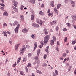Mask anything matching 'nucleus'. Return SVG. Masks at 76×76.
<instances>
[{"label":"nucleus","mask_w":76,"mask_h":76,"mask_svg":"<svg viewBox=\"0 0 76 76\" xmlns=\"http://www.w3.org/2000/svg\"><path fill=\"white\" fill-rule=\"evenodd\" d=\"M39 13L40 15H41L42 16L44 15V13L42 12V11H41L39 12Z\"/></svg>","instance_id":"10"},{"label":"nucleus","mask_w":76,"mask_h":76,"mask_svg":"<svg viewBox=\"0 0 76 76\" xmlns=\"http://www.w3.org/2000/svg\"><path fill=\"white\" fill-rule=\"evenodd\" d=\"M25 68L26 69V72L27 73V72H28V68H27V67H26V66L25 67Z\"/></svg>","instance_id":"28"},{"label":"nucleus","mask_w":76,"mask_h":76,"mask_svg":"<svg viewBox=\"0 0 76 76\" xmlns=\"http://www.w3.org/2000/svg\"><path fill=\"white\" fill-rule=\"evenodd\" d=\"M3 15H5V16H7L8 15V14H7V12H5L4 13Z\"/></svg>","instance_id":"16"},{"label":"nucleus","mask_w":76,"mask_h":76,"mask_svg":"<svg viewBox=\"0 0 76 76\" xmlns=\"http://www.w3.org/2000/svg\"><path fill=\"white\" fill-rule=\"evenodd\" d=\"M56 50H57V51H59V50L58 49V47H57L56 48Z\"/></svg>","instance_id":"49"},{"label":"nucleus","mask_w":76,"mask_h":76,"mask_svg":"<svg viewBox=\"0 0 76 76\" xmlns=\"http://www.w3.org/2000/svg\"><path fill=\"white\" fill-rule=\"evenodd\" d=\"M61 6V5L60 4H59L57 5V9H58L60 7V6Z\"/></svg>","instance_id":"14"},{"label":"nucleus","mask_w":76,"mask_h":76,"mask_svg":"<svg viewBox=\"0 0 76 76\" xmlns=\"http://www.w3.org/2000/svg\"><path fill=\"white\" fill-rule=\"evenodd\" d=\"M41 71H39V70H37V73H41Z\"/></svg>","instance_id":"37"},{"label":"nucleus","mask_w":76,"mask_h":76,"mask_svg":"<svg viewBox=\"0 0 76 76\" xmlns=\"http://www.w3.org/2000/svg\"><path fill=\"white\" fill-rule=\"evenodd\" d=\"M76 39L74 41H73L72 42V44H75L76 43Z\"/></svg>","instance_id":"25"},{"label":"nucleus","mask_w":76,"mask_h":76,"mask_svg":"<svg viewBox=\"0 0 76 76\" xmlns=\"http://www.w3.org/2000/svg\"><path fill=\"white\" fill-rule=\"evenodd\" d=\"M37 63L38 64H39L40 63V61L39 60H38L37 61Z\"/></svg>","instance_id":"58"},{"label":"nucleus","mask_w":76,"mask_h":76,"mask_svg":"<svg viewBox=\"0 0 76 76\" xmlns=\"http://www.w3.org/2000/svg\"><path fill=\"white\" fill-rule=\"evenodd\" d=\"M43 31H44V32H46V31H47V29L46 28H45Z\"/></svg>","instance_id":"62"},{"label":"nucleus","mask_w":76,"mask_h":76,"mask_svg":"<svg viewBox=\"0 0 76 76\" xmlns=\"http://www.w3.org/2000/svg\"><path fill=\"white\" fill-rule=\"evenodd\" d=\"M31 3H32V4H35V0H31Z\"/></svg>","instance_id":"17"},{"label":"nucleus","mask_w":76,"mask_h":76,"mask_svg":"<svg viewBox=\"0 0 76 76\" xmlns=\"http://www.w3.org/2000/svg\"><path fill=\"white\" fill-rule=\"evenodd\" d=\"M10 74L8 72L7 74L8 76H10Z\"/></svg>","instance_id":"63"},{"label":"nucleus","mask_w":76,"mask_h":76,"mask_svg":"<svg viewBox=\"0 0 76 76\" xmlns=\"http://www.w3.org/2000/svg\"><path fill=\"white\" fill-rule=\"evenodd\" d=\"M13 67H15V66H16V62H15V64H13Z\"/></svg>","instance_id":"33"},{"label":"nucleus","mask_w":76,"mask_h":76,"mask_svg":"<svg viewBox=\"0 0 76 76\" xmlns=\"http://www.w3.org/2000/svg\"><path fill=\"white\" fill-rule=\"evenodd\" d=\"M31 63H29L28 64V67H31Z\"/></svg>","instance_id":"26"},{"label":"nucleus","mask_w":76,"mask_h":76,"mask_svg":"<svg viewBox=\"0 0 76 76\" xmlns=\"http://www.w3.org/2000/svg\"><path fill=\"white\" fill-rule=\"evenodd\" d=\"M34 17L33 16V15H32L31 20H34Z\"/></svg>","instance_id":"22"},{"label":"nucleus","mask_w":76,"mask_h":76,"mask_svg":"<svg viewBox=\"0 0 76 76\" xmlns=\"http://www.w3.org/2000/svg\"><path fill=\"white\" fill-rule=\"evenodd\" d=\"M55 72L56 75H58V72L57 71V70H55Z\"/></svg>","instance_id":"19"},{"label":"nucleus","mask_w":76,"mask_h":76,"mask_svg":"<svg viewBox=\"0 0 76 76\" xmlns=\"http://www.w3.org/2000/svg\"><path fill=\"white\" fill-rule=\"evenodd\" d=\"M48 16H51V15H52V13H50L48 14Z\"/></svg>","instance_id":"54"},{"label":"nucleus","mask_w":76,"mask_h":76,"mask_svg":"<svg viewBox=\"0 0 76 76\" xmlns=\"http://www.w3.org/2000/svg\"><path fill=\"white\" fill-rule=\"evenodd\" d=\"M55 12L56 14V15H58V11H56Z\"/></svg>","instance_id":"45"},{"label":"nucleus","mask_w":76,"mask_h":76,"mask_svg":"<svg viewBox=\"0 0 76 76\" xmlns=\"http://www.w3.org/2000/svg\"><path fill=\"white\" fill-rule=\"evenodd\" d=\"M24 53V52H21V53H20V55H22Z\"/></svg>","instance_id":"50"},{"label":"nucleus","mask_w":76,"mask_h":76,"mask_svg":"<svg viewBox=\"0 0 76 76\" xmlns=\"http://www.w3.org/2000/svg\"><path fill=\"white\" fill-rule=\"evenodd\" d=\"M41 44V45L39 46V48H42L43 46V45H44V43H42Z\"/></svg>","instance_id":"20"},{"label":"nucleus","mask_w":76,"mask_h":76,"mask_svg":"<svg viewBox=\"0 0 76 76\" xmlns=\"http://www.w3.org/2000/svg\"><path fill=\"white\" fill-rule=\"evenodd\" d=\"M38 59V57H35V60H37Z\"/></svg>","instance_id":"57"},{"label":"nucleus","mask_w":76,"mask_h":76,"mask_svg":"<svg viewBox=\"0 0 76 76\" xmlns=\"http://www.w3.org/2000/svg\"><path fill=\"white\" fill-rule=\"evenodd\" d=\"M19 26H20V25L19 24H18L17 25V26L16 28L15 29V33H18V30H19Z\"/></svg>","instance_id":"2"},{"label":"nucleus","mask_w":76,"mask_h":76,"mask_svg":"<svg viewBox=\"0 0 76 76\" xmlns=\"http://www.w3.org/2000/svg\"><path fill=\"white\" fill-rule=\"evenodd\" d=\"M19 44H17L15 45V49L16 50H18V47H19Z\"/></svg>","instance_id":"6"},{"label":"nucleus","mask_w":76,"mask_h":76,"mask_svg":"<svg viewBox=\"0 0 76 76\" xmlns=\"http://www.w3.org/2000/svg\"><path fill=\"white\" fill-rule=\"evenodd\" d=\"M54 1H52L51 2V5L52 7H54Z\"/></svg>","instance_id":"13"},{"label":"nucleus","mask_w":76,"mask_h":76,"mask_svg":"<svg viewBox=\"0 0 76 76\" xmlns=\"http://www.w3.org/2000/svg\"><path fill=\"white\" fill-rule=\"evenodd\" d=\"M20 74H21V75H23V72L22 71H20Z\"/></svg>","instance_id":"41"},{"label":"nucleus","mask_w":76,"mask_h":76,"mask_svg":"<svg viewBox=\"0 0 76 76\" xmlns=\"http://www.w3.org/2000/svg\"><path fill=\"white\" fill-rule=\"evenodd\" d=\"M32 26H34V27H35L36 24H35V23H34L32 24Z\"/></svg>","instance_id":"42"},{"label":"nucleus","mask_w":76,"mask_h":76,"mask_svg":"<svg viewBox=\"0 0 76 76\" xmlns=\"http://www.w3.org/2000/svg\"><path fill=\"white\" fill-rule=\"evenodd\" d=\"M48 32L47 31H45V35H47V34H48Z\"/></svg>","instance_id":"60"},{"label":"nucleus","mask_w":76,"mask_h":76,"mask_svg":"<svg viewBox=\"0 0 76 76\" xmlns=\"http://www.w3.org/2000/svg\"><path fill=\"white\" fill-rule=\"evenodd\" d=\"M67 37H66L64 40V42H66L67 41Z\"/></svg>","instance_id":"29"},{"label":"nucleus","mask_w":76,"mask_h":76,"mask_svg":"<svg viewBox=\"0 0 76 76\" xmlns=\"http://www.w3.org/2000/svg\"><path fill=\"white\" fill-rule=\"evenodd\" d=\"M71 3L72 4V7H74L75 6V1H71Z\"/></svg>","instance_id":"5"},{"label":"nucleus","mask_w":76,"mask_h":76,"mask_svg":"<svg viewBox=\"0 0 76 76\" xmlns=\"http://www.w3.org/2000/svg\"><path fill=\"white\" fill-rule=\"evenodd\" d=\"M40 24L41 25H42V21L41 20H40Z\"/></svg>","instance_id":"35"},{"label":"nucleus","mask_w":76,"mask_h":76,"mask_svg":"<svg viewBox=\"0 0 76 76\" xmlns=\"http://www.w3.org/2000/svg\"><path fill=\"white\" fill-rule=\"evenodd\" d=\"M70 66V64L68 63H66V66Z\"/></svg>","instance_id":"36"},{"label":"nucleus","mask_w":76,"mask_h":76,"mask_svg":"<svg viewBox=\"0 0 76 76\" xmlns=\"http://www.w3.org/2000/svg\"><path fill=\"white\" fill-rule=\"evenodd\" d=\"M63 57H66V54L65 53H64L63 54Z\"/></svg>","instance_id":"44"},{"label":"nucleus","mask_w":76,"mask_h":76,"mask_svg":"<svg viewBox=\"0 0 76 76\" xmlns=\"http://www.w3.org/2000/svg\"><path fill=\"white\" fill-rule=\"evenodd\" d=\"M22 31L23 32H25V33H26V32H28V29H26V28H25L23 29Z\"/></svg>","instance_id":"4"},{"label":"nucleus","mask_w":76,"mask_h":76,"mask_svg":"<svg viewBox=\"0 0 76 76\" xmlns=\"http://www.w3.org/2000/svg\"><path fill=\"white\" fill-rule=\"evenodd\" d=\"M59 44H60V43H59V42L58 41H57V45H59Z\"/></svg>","instance_id":"61"},{"label":"nucleus","mask_w":76,"mask_h":76,"mask_svg":"<svg viewBox=\"0 0 76 76\" xmlns=\"http://www.w3.org/2000/svg\"><path fill=\"white\" fill-rule=\"evenodd\" d=\"M53 39L54 41H56V38L55 36L53 37Z\"/></svg>","instance_id":"21"},{"label":"nucleus","mask_w":76,"mask_h":76,"mask_svg":"<svg viewBox=\"0 0 76 76\" xmlns=\"http://www.w3.org/2000/svg\"><path fill=\"white\" fill-rule=\"evenodd\" d=\"M47 57V56L46 55H44V58L45 59H46Z\"/></svg>","instance_id":"38"},{"label":"nucleus","mask_w":76,"mask_h":76,"mask_svg":"<svg viewBox=\"0 0 76 76\" xmlns=\"http://www.w3.org/2000/svg\"><path fill=\"white\" fill-rule=\"evenodd\" d=\"M35 28H39V26L38 24H36V26H35Z\"/></svg>","instance_id":"27"},{"label":"nucleus","mask_w":76,"mask_h":76,"mask_svg":"<svg viewBox=\"0 0 76 76\" xmlns=\"http://www.w3.org/2000/svg\"><path fill=\"white\" fill-rule=\"evenodd\" d=\"M26 60V58L25 57H24L23 58V61H25Z\"/></svg>","instance_id":"31"},{"label":"nucleus","mask_w":76,"mask_h":76,"mask_svg":"<svg viewBox=\"0 0 76 76\" xmlns=\"http://www.w3.org/2000/svg\"><path fill=\"white\" fill-rule=\"evenodd\" d=\"M44 4H42V6H41L42 8V7H44Z\"/></svg>","instance_id":"53"},{"label":"nucleus","mask_w":76,"mask_h":76,"mask_svg":"<svg viewBox=\"0 0 76 76\" xmlns=\"http://www.w3.org/2000/svg\"><path fill=\"white\" fill-rule=\"evenodd\" d=\"M14 23L15 25H17L18 24V22H17V21H15Z\"/></svg>","instance_id":"56"},{"label":"nucleus","mask_w":76,"mask_h":76,"mask_svg":"<svg viewBox=\"0 0 76 76\" xmlns=\"http://www.w3.org/2000/svg\"><path fill=\"white\" fill-rule=\"evenodd\" d=\"M4 27H5V26H7V24L6 23H4L3 24V25Z\"/></svg>","instance_id":"30"},{"label":"nucleus","mask_w":76,"mask_h":76,"mask_svg":"<svg viewBox=\"0 0 76 76\" xmlns=\"http://www.w3.org/2000/svg\"><path fill=\"white\" fill-rule=\"evenodd\" d=\"M56 23V21H54L50 23V24L51 25H54V24H55Z\"/></svg>","instance_id":"12"},{"label":"nucleus","mask_w":76,"mask_h":76,"mask_svg":"<svg viewBox=\"0 0 76 76\" xmlns=\"http://www.w3.org/2000/svg\"><path fill=\"white\" fill-rule=\"evenodd\" d=\"M40 51H41V50H40V49H39L37 50V55L38 56H39V54L40 53Z\"/></svg>","instance_id":"11"},{"label":"nucleus","mask_w":76,"mask_h":76,"mask_svg":"<svg viewBox=\"0 0 76 76\" xmlns=\"http://www.w3.org/2000/svg\"><path fill=\"white\" fill-rule=\"evenodd\" d=\"M25 7L24 6H23V5H22L21 6L20 9H21V10H23V7Z\"/></svg>","instance_id":"23"},{"label":"nucleus","mask_w":76,"mask_h":76,"mask_svg":"<svg viewBox=\"0 0 76 76\" xmlns=\"http://www.w3.org/2000/svg\"><path fill=\"white\" fill-rule=\"evenodd\" d=\"M21 18L22 20H23L24 19V18H23V15H21Z\"/></svg>","instance_id":"34"},{"label":"nucleus","mask_w":76,"mask_h":76,"mask_svg":"<svg viewBox=\"0 0 76 76\" xmlns=\"http://www.w3.org/2000/svg\"><path fill=\"white\" fill-rule=\"evenodd\" d=\"M26 48H29V46L27 45L26 46Z\"/></svg>","instance_id":"52"},{"label":"nucleus","mask_w":76,"mask_h":76,"mask_svg":"<svg viewBox=\"0 0 76 76\" xmlns=\"http://www.w3.org/2000/svg\"><path fill=\"white\" fill-rule=\"evenodd\" d=\"M1 6H3V7H4V4H0Z\"/></svg>","instance_id":"46"},{"label":"nucleus","mask_w":76,"mask_h":76,"mask_svg":"<svg viewBox=\"0 0 76 76\" xmlns=\"http://www.w3.org/2000/svg\"><path fill=\"white\" fill-rule=\"evenodd\" d=\"M66 25L68 26L69 27H70L71 26V24L70 23H66Z\"/></svg>","instance_id":"15"},{"label":"nucleus","mask_w":76,"mask_h":76,"mask_svg":"<svg viewBox=\"0 0 76 76\" xmlns=\"http://www.w3.org/2000/svg\"><path fill=\"white\" fill-rule=\"evenodd\" d=\"M12 8L13 9V10H14L15 12H18V9H17L16 8L13 6L12 7Z\"/></svg>","instance_id":"7"},{"label":"nucleus","mask_w":76,"mask_h":76,"mask_svg":"<svg viewBox=\"0 0 76 76\" xmlns=\"http://www.w3.org/2000/svg\"><path fill=\"white\" fill-rule=\"evenodd\" d=\"M2 34H6V31H3V32L2 33Z\"/></svg>","instance_id":"43"},{"label":"nucleus","mask_w":76,"mask_h":76,"mask_svg":"<svg viewBox=\"0 0 76 76\" xmlns=\"http://www.w3.org/2000/svg\"><path fill=\"white\" fill-rule=\"evenodd\" d=\"M74 73L75 75H76V69H75V71H74Z\"/></svg>","instance_id":"64"},{"label":"nucleus","mask_w":76,"mask_h":76,"mask_svg":"<svg viewBox=\"0 0 76 76\" xmlns=\"http://www.w3.org/2000/svg\"><path fill=\"white\" fill-rule=\"evenodd\" d=\"M43 66H44L45 67H47V64L44 63L43 64Z\"/></svg>","instance_id":"39"},{"label":"nucleus","mask_w":76,"mask_h":76,"mask_svg":"<svg viewBox=\"0 0 76 76\" xmlns=\"http://www.w3.org/2000/svg\"><path fill=\"white\" fill-rule=\"evenodd\" d=\"M54 11H57V8H55L54 9Z\"/></svg>","instance_id":"59"},{"label":"nucleus","mask_w":76,"mask_h":76,"mask_svg":"<svg viewBox=\"0 0 76 76\" xmlns=\"http://www.w3.org/2000/svg\"><path fill=\"white\" fill-rule=\"evenodd\" d=\"M56 31H58V26H57L56 27Z\"/></svg>","instance_id":"32"},{"label":"nucleus","mask_w":76,"mask_h":76,"mask_svg":"<svg viewBox=\"0 0 76 76\" xmlns=\"http://www.w3.org/2000/svg\"><path fill=\"white\" fill-rule=\"evenodd\" d=\"M50 36L49 35H47L44 37V43H47L48 40L50 39Z\"/></svg>","instance_id":"1"},{"label":"nucleus","mask_w":76,"mask_h":76,"mask_svg":"<svg viewBox=\"0 0 76 76\" xmlns=\"http://www.w3.org/2000/svg\"><path fill=\"white\" fill-rule=\"evenodd\" d=\"M23 48L22 49H20V51L22 52H23V51H25L26 50V48H25V46L24 45L23 46Z\"/></svg>","instance_id":"3"},{"label":"nucleus","mask_w":76,"mask_h":76,"mask_svg":"<svg viewBox=\"0 0 76 76\" xmlns=\"http://www.w3.org/2000/svg\"><path fill=\"white\" fill-rule=\"evenodd\" d=\"M63 30L64 31H67V29L66 28H64L63 29Z\"/></svg>","instance_id":"40"},{"label":"nucleus","mask_w":76,"mask_h":76,"mask_svg":"<svg viewBox=\"0 0 76 76\" xmlns=\"http://www.w3.org/2000/svg\"><path fill=\"white\" fill-rule=\"evenodd\" d=\"M31 56H32V53H29L28 54V57H31Z\"/></svg>","instance_id":"24"},{"label":"nucleus","mask_w":76,"mask_h":76,"mask_svg":"<svg viewBox=\"0 0 76 76\" xmlns=\"http://www.w3.org/2000/svg\"><path fill=\"white\" fill-rule=\"evenodd\" d=\"M54 43V41L53 40H51L50 43V44L51 45H53V44Z\"/></svg>","instance_id":"18"},{"label":"nucleus","mask_w":76,"mask_h":76,"mask_svg":"<svg viewBox=\"0 0 76 76\" xmlns=\"http://www.w3.org/2000/svg\"><path fill=\"white\" fill-rule=\"evenodd\" d=\"M49 48V46H47L45 49V51L47 53L48 52V49Z\"/></svg>","instance_id":"9"},{"label":"nucleus","mask_w":76,"mask_h":76,"mask_svg":"<svg viewBox=\"0 0 76 76\" xmlns=\"http://www.w3.org/2000/svg\"><path fill=\"white\" fill-rule=\"evenodd\" d=\"M72 69V66H70L68 69L69 72L70 71V69Z\"/></svg>","instance_id":"48"},{"label":"nucleus","mask_w":76,"mask_h":76,"mask_svg":"<svg viewBox=\"0 0 76 76\" xmlns=\"http://www.w3.org/2000/svg\"><path fill=\"white\" fill-rule=\"evenodd\" d=\"M34 45L35 46L34 47V48L33 51H34L35 50V49H36V48H37V44L36 42H35L34 43Z\"/></svg>","instance_id":"8"},{"label":"nucleus","mask_w":76,"mask_h":76,"mask_svg":"<svg viewBox=\"0 0 76 76\" xmlns=\"http://www.w3.org/2000/svg\"><path fill=\"white\" fill-rule=\"evenodd\" d=\"M36 21L37 23H39V20L38 19H37Z\"/></svg>","instance_id":"47"},{"label":"nucleus","mask_w":76,"mask_h":76,"mask_svg":"<svg viewBox=\"0 0 76 76\" xmlns=\"http://www.w3.org/2000/svg\"><path fill=\"white\" fill-rule=\"evenodd\" d=\"M14 6H15V7H16V6H17V4H16V3H14Z\"/></svg>","instance_id":"55"},{"label":"nucleus","mask_w":76,"mask_h":76,"mask_svg":"<svg viewBox=\"0 0 76 76\" xmlns=\"http://www.w3.org/2000/svg\"><path fill=\"white\" fill-rule=\"evenodd\" d=\"M50 9H48V10L47 13H50Z\"/></svg>","instance_id":"51"}]
</instances>
